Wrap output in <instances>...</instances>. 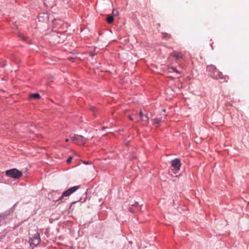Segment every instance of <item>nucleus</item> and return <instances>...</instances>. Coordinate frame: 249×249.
I'll list each match as a JSON object with an SVG mask.
<instances>
[{
  "label": "nucleus",
  "instance_id": "obj_5",
  "mask_svg": "<svg viewBox=\"0 0 249 249\" xmlns=\"http://www.w3.org/2000/svg\"><path fill=\"white\" fill-rule=\"evenodd\" d=\"M40 241V236L38 233L35 234L34 237L33 238H30L29 240L30 245H34V246H36L39 244Z\"/></svg>",
  "mask_w": 249,
  "mask_h": 249
},
{
  "label": "nucleus",
  "instance_id": "obj_9",
  "mask_svg": "<svg viewBox=\"0 0 249 249\" xmlns=\"http://www.w3.org/2000/svg\"><path fill=\"white\" fill-rule=\"evenodd\" d=\"M140 117L141 118V120L144 122H148V118L147 115H144L142 112V111L140 112Z\"/></svg>",
  "mask_w": 249,
  "mask_h": 249
},
{
  "label": "nucleus",
  "instance_id": "obj_6",
  "mask_svg": "<svg viewBox=\"0 0 249 249\" xmlns=\"http://www.w3.org/2000/svg\"><path fill=\"white\" fill-rule=\"evenodd\" d=\"M170 55L177 59L182 58L184 55V54L181 52H177L176 51H173L172 53H170Z\"/></svg>",
  "mask_w": 249,
  "mask_h": 249
},
{
  "label": "nucleus",
  "instance_id": "obj_3",
  "mask_svg": "<svg viewBox=\"0 0 249 249\" xmlns=\"http://www.w3.org/2000/svg\"><path fill=\"white\" fill-rule=\"evenodd\" d=\"M22 172L16 168H13L7 170L6 175L8 177L15 179H18L22 176Z\"/></svg>",
  "mask_w": 249,
  "mask_h": 249
},
{
  "label": "nucleus",
  "instance_id": "obj_11",
  "mask_svg": "<svg viewBox=\"0 0 249 249\" xmlns=\"http://www.w3.org/2000/svg\"><path fill=\"white\" fill-rule=\"evenodd\" d=\"M30 98L31 99L34 98L36 99H38L40 98V96L38 93H35L32 94L30 95Z\"/></svg>",
  "mask_w": 249,
  "mask_h": 249
},
{
  "label": "nucleus",
  "instance_id": "obj_22",
  "mask_svg": "<svg viewBox=\"0 0 249 249\" xmlns=\"http://www.w3.org/2000/svg\"><path fill=\"white\" fill-rule=\"evenodd\" d=\"M71 60L72 61H74V58H71Z\"/></svg>",
  "mask_w": 249,
  "mask_h": 249
},
{
  "label": "nucleus",
  "instance_id": "obj_2",
  "mask_svg": "<svg viewBox=\"0 0 249 249\" xmlns=\"http://www.w3.org/2000/svg\"><path fill=\"white\" fill-rule=\"evenodd\" d=\"M79 187V186H75L65 191L63 193L62 195L59 198L57 201H60L61 202H64L65 197H69L71 194L77 191Z\"/></svg>",
  "mask_w": 249,
  "mask_h": 249
},
{
  "label": "nucleus",
  "instance_id": "obj_12",
  "mask_svg": "<svg viewBox=\"0 0 249 249\" xmlns=\"http://www.w3.org/2000/svg\"><path fill=\"white\" fill-rule=\"evenodd\" d=\"M161 122V120L160 118H156L154 120V124H157L158 125Z\"/></svg>",
  "mask_w": 249,
  "mask_h": 249
},
{
  "label": "nucleus",
  "instance_id": "obj_13",
  "mask_svg": "<svg viewBox=\"0 0 249 249\" xmlns=\"http://www.w3.org/2000/svg\"><path fill=\"white\" fill-rule=\"evenodd\" d=\"M168 71L169 72H176L177 73H179V72L176 69L174 68H169L168 69Z\"/></svg>",
  "mask_w": 249,
  "mask_h": 249
},
{
  "label": "nucleus",
  "instance_id": "obj_24",
  "mask_svg": "<svg viewBox=\"0 0 249 249\" xmlns=\"http://www.w3.org/2000/svg\"><path fill=\"white\" fill-rule=\"evenodd\" d=\"M163 111L164 112H165V109H164L163 110Z\"/></svg>",
  "mask_w": 249,
  "mask_h": 249
},
{
  "label": "nucleus",
  "instance_id": "obj_23",
  "mask_svg": "<svg viewBox=\"0 0 249 249\" xmlns=\"http://www.w3.org/2000/svg\"><path fill=\"white\" fill-rule=\"evenodd\" d=\"M65 141H66V142H68V141H69V139H66L65 140Z\"/></svg>",
  "mask_w": 249,
  "mask_h": 249
},
{
  "label": "nucleus",
  "instance_id": "obj_16",
  "mask_svg": "<svg viewBox=\"0 0 249 249\" xmlns=\"http://www.w3.org/2000/svg\"><path fill=\"white\" fill-rule=\"evenodd\" d=\"M163 37H165V38H170V37H171V36L170 35H168V34H163Z\"/></svg>",
  "mask_w": 249,
  "mask_h": 249
},
{
  "label": "nucleus",
  "instance_id": "obj_8",
  "mask_svg": "<svg viewBox=\"0 0 249 249\" xmlns=\"http://www.w3.org/2000/svg\"><path fill=\"white\" fill-rule=\"evenodd\" d=\"M62 36H57L56 37H54V41L58 43H62L64 42V41L65 39V36L63 35H61Z\"/></svg>",
  "mask_w": 249,
  "mask_h": 249
},
{
  "label": "nucleus",
  "instance_id": "obj_1",
  "mask_svg": "<svg viewBox=\"0 0 249 249\" xmlns=\"http://www.w3.org/2000/svg\"><path fill=\"white\" fill-rule=\"evenodd\" d=\"M207 70L209 72L210 76L213 78L222 80V82L227 81V77L224 76L214 65H210L208 66L207 67Z\"/></svg>",
  "mask_w": 249,
  "mask_h": 249
},
{
  "label": "nucleus",
  "instance_id": "obj_7",
  "mask_svg": "<svg viewBox=\"0 0 249 249\" xmlns=\"http://www.w3.org/2000/svg\"><path fill=\"white\" fill-rule=\"evenodd\" d=\"M77 139L75 143L79 145H83L85 143L86 140L81 135H77Z\"/></svg>",
  "mask_w": 249,
  "mask_h": 249
},
{
  "label": "nucleus",
  "instance_id": "obj_21",
  "mask_svg": "<svg viewBox=\"0 0 249 249\" xmlns=\"http://www.w3.org/2000/svg\"><path fill=\"white\" fill-rule=\"evenodd\" d=\"M91 109L92 110V111H93V112H94L95 109V107H92Z\"/></svg>",
  "mask_w": 249,
  "mask_h": 249
},
{
  "label": "nucleus",
  "instance_id": "obj_18",
  "mask_svg": "<svg viewBox=\"0 0 249 249\" xmlns=\"http://www.w3.org/2000/svg\"><path fill=\"white\" fill-rule=\"evenodd\" d=\"M21 38H22L23 40H25V41H26V40H27V39H28V38H27V37L24 36L23 35H21Z\"/></svg>",
  "mask_w": 249,
  "mask_h": 249
},
{
  "label": "nucleus",
  "instance_id": "obj_17",
  "mask_svg": "<svg viewBox=\"0 0 249 249\" xmlns=\"http://www.w3.org/2000/svg\"><path fill=\"white\" fill-rule=\"evenodd\" d=\"M72 159V157H70L68 158V159L67 160V162L69 164L71 162V160Z\"/></svg>",
  "mask_w": 249,
  "mask_h": 249
},
{
  "label": "nucleus",
  "instance_id": "obj_19",
  "mask_svg": "<svg viewBox=\"0 0 249 249\" xmlns=\"http://www.w3.org/2000/svg\"><path fill=\"white\" fill-rule=\"evenodd\" d=\"M134 122H137L139 121V119H138V117L136 116L134 118Z\"/></svg>",
  "mask_w": 249,
  "mask_h": 249
},
{
  "label": "nucleus",
  "instance_id": "obj_4",
  "mask_svg": "<svg viewBox=\"0 0 249 249\" xmlns=\"http://www.w3.org/2000/svg\"><path fill=\"white\" fill-rule=\"evenodd\" d=\"M180 165V160L178 159L173 160L172 161L171 170L173 171L174 174H176V172L179 170Z\"/></svg>",
  "mask_w": 249,
  "mask_h": 249
},
{
  "label": "nucleus",
  "instance_id": "obj_15",
  "mask_svg": "<svg viewBox=\"0 0 249 249\" xmlns=\"http://www.w3.org/2000/svg\"><path fill=\"white\" fill-rule=\"evenodd\" d=\"M112 13L114 16H117L119 15V12L115 10H113Z\"/></svg>",
  "mask_w": 249,
  "mask_h": 249
},
{
  "label": "nucleus",
  "instance_id": "obj_20",
  "mask_svg": "<svg viewBox=\"0 0 249 249\" xmlns=\"http://www.w3.org/2000/svg\"><path fill=\"white\" fill-rule=\"evenodd\" d=\"M129 119H130V120L133 121V122H134V118L132 117L131 116H129Z\"/></svg>",
  "mask_w": 249,
  "mask_h": 249
},
{
  "label": "nucleus",
  "instance_id": "obj_10",
  "mask_svg": "<svg viewBox=\"0 0 249 249\" xmlns=\"http://www.w3.org/2000/svg\"><path fill=\"white\" fill-rule=\"evenodd\" d=\"M107 21L109 24L112 23L114 21L113 17L110 15H108L107 18Z\"/></svg>",
  "mask_w": 249,
  "mask_h": 249
},
{
  "label": "nucleus",
  "instance_id": "obj_14",
  "mask_svg": "<svg viewBox=\"0 0 249 249\" xmlns=\"http://www.w3.org/2000/svg\"><path fill=\"white\" fill-rule=\"evenodd\" d=\"M77 135H75L73 136V137H71V140L73 141H74L75 142L76 141V140L77 139Z\"/></svg>",
  "mask_w": 249,
  "mask_h": 249
}]
</instances>
